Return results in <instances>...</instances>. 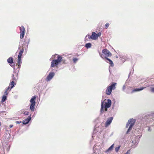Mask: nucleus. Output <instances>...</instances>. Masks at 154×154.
I'll list each match as a JSON object with an SVG mask.
<instances>
[{
  "instance_id": "obj_21",
  "label": "nucleus",
  "mask_w": 154,
  "mask_h": 154,
  "mask_svg": "<svg viewBox=\"0 0 154 154\" xmlns=\"http://www.w3.org/2000/svg\"><path fill=\"white\" fill-rule=\"evenodd\" d=\"M120 146H119L117 147H116L115 148V151H116V152H118V151H119V150L120 148Z\"/></svg>"
},
{
  "instance_id": "obj_1",
  "label": "nucleus",
  "mask_w": 154,
  "mask_h": 154,
  "mask_svg": "<svg viewBox=\"0 0 154 154\" xmlns=\"http://www.w3.org/2000/svg\"><path fill=\"white\" fill-rule=\"evenodd\" d=\"M102 52L103 54H100V56L103 59H104V57L105 61L106 62L109 63L110 64L111 66H114V65L112 61L106 57H110L112 56V54L110 51L106 49H105L102 50Z\"/></svg>"
},
{
  "instance_id": "obj_35",
  "label": "nucleus",
  "mask_w": 154,
  "mask_h": 154,
  "mask_svg": "<svg viewBox=\"0 0 154 154\" xmlns=\"http://www.w3.org/2000/svg\"><path fill=\"white\" fill-rule=\"evenodd\" d=\"M151 91L152 92H154V88H152V89H151Z\"/></svg>"
},
{
  "instance_id": "obj_14",
  "label": "nucleus",
  "mask_w": 154,
  "mask_h": 154,
  "mask_svg": "<svg viewBox=\"0 0 154 154\" xmlns=\"http://www.w3.org/2000/svg\"><path fill=\"white\" fill-rule=\"evenodd\" d=\"M145 88V87H142L140 88H136L134 90H133L132 92H137L139 91H141V90H142L144 89Z\"/></svg>"
},
{
  "instance_id": "obj_15",
  "label": "nucleus",
  "mask_w": 154,
  "mask_h": 154,
  "mask_svg": "<svg viewBox=\"0 0 154 154\" xmlns=\"http://www.w3.org/2000/svg\"><path fill=\"white\" fill-rule=\"evenodd\" d=\"M7 62L9 64H12L13 63V59L12 57H9L7 60Z\"/></svg>"
},
{
  "instance_id": "obj_22",
  "label": "nucleus",
  "mask_w": 154,
  "mask_h": 154,
  "mask_svg": "<svg viewBox=\"0 0 154 154\" xmlns=\"http://www.w3.org/2000/svg\"><path fill=\"white\" fill-rule=\"evenodd\" d=\"M78 59L77 58H73V60L74 63H76V62L78 61Z\"/></svg>"
},
{
  "instance_id": "obj_25",
  "label": "nucleus",
  "mask_w": 154,
  "mask_h": 154,
  "mask_svg": "<svg viewBox=\"0 0 154 154\" xmlns=\"http://www.w3.org/2000/svg\"><path fill=\"white\" fill-rule=\"evenodd\" d=\"M96 35L97 38L98 37H100V35H101V33L100 32H99L97 34L96 33Z\"/></svg>"
},
{
  "instance_id": "obj_27",
  "label": "nucleus",
  "mask_w": 154,
  "mask_h": 154,
  "mask_svg": "<svg viewBox=\"0 0 154 154\" xmlns=\"http://www.w3.org/2000/svg\"><path fill=\"white\" fill-rule=\"evenodd\" d=\"M131 151L130 150H128L127 152L124 154H130V153Z\"/></svg>"
},
{
  "instance_id": "obj_36",
  "label": "nucleus",
  "mask_w": 154,
  "mask_h": 154,
  "mask_svg": "<svg viewBox=\"0 0 154 154\" xmlns=\"http://www.w3.org/2000/svg\"><path fill=\"white\" fill-rule=\"evenodd\" d=\"M105 108V110L106 111L107 110V108Z\"/></svg>"
},
{
  "instance_id": "obj_39",
  "label": "nucleus",
  "mask_w": 154,
  "mask_h": 154,
  "mask_svg": "<svg viewBox=\"0 0 154 154\" xmlns=\"http://www.w3.org/2000/svg\"><path fill=\"white\" fill-rule=\"evenodd\" d=\"M148 131H151V130H150V128H148Z\"/></svg>"
},
{
  "instance_id": "obj_40",
  "label": "nucleus",
  "mask_w": 154,
  "mask_h": 154,
  "mask_svg": "<svg viewBox=\"0 0 154 154\" xmlns=\"http://www.w3.org/2000/svg\"><path fill=\"white\" fill-rule=\"evenodd\" d=\"M132 143H134V142L133 141H132Z\"/></svg>"
},
{
  "instance_id": "obj_26",
  "label": "nucleus",
  "mask_w": 154,
  "mask_h": 154,
  "mask_svg": "<svg viewBox=\"0 0 154 154\" xmlns=\"http://www.w3.org/2000/svg\"><path fill=\"white\" fill-rule=\"evenodd\" d=\"M29 112H28L25 111L23 113L25 115H29Z\"/></svg>"
},
{
  "instance_id": "obj_13",
  "label": "nucleus",
  "mask_w": 154,
  "mask_h": 154,
  "mask_svg": "<svg viewBox=\"0 0 154 154\" xmlns=\"http://www.w3.org/2000/svg\"><path fill=\"white\" fill-rule=\"evenodd\" d=\"M24 47L23 46L22 47V49L19 52V54L18 55V57H21L24 51Z\"/></svg>"
},
{
  "instance_id": "obj_9",
  "label": "nucleus",
  "mask_w": 154,
  "mask_h": 154,
  "mask_svg": "<svg viewBox=\"0 0 154 154\" xmlns=\"http://www.w3.org/2000/svg\"><path fill=\"white\" fill-rule=\"evenodd\" d=\"M31 118L30 116H28L27 118L23 120V124L24 125H26L28 124L31 120Z\"/></svg>"
},
{
  "instance_id": "obj_2",
  "label": "nucleus",
  "mask_w": 154,
  "mask_h": 154,
  "mask_svg": "<svg viewBox=\"0 0 154 154\" xmlns=\"http://www.w3.org/2000/svg\"><path fill=\"white\" fill-rule=\"evenodd\" d=\"M55 56H57V59L56 60H54L51 62V66L52 67H54L55 66H57L61 61L62 59V57L60 56L59 55L57 54H55V55H53L52 57V58H53V57Z\"/></svg>"
},
{
  "instance_id": "obj_8",
  "label": "nucleus",
  "mask_w": 154,
  "mask_h": 154,
  "mask_svg": "<svg viewBox=\"0 0 154 154\" xmlns=\"http://www.w3.org/2000/svg\"><path fill=\"white\" fill-rule=\"evenodd\" d=\"M113 118L112 117H111L108 119L106 122L105 126L106 127H107L109 126L111 123Z\"/></svg>"
},
{
  "instance_id": "obj_32",
  "label": "nucleus",
  "mask_w": 154,
  "mask_h": 154,
  "mask_svg": "<svg viewBox=\"0 0 154 154\" xmlns=\"http://www.w3.org/2000/svg\"><path fill=\"white\" fill-rule=\"evenodd\" d=\"M129 122H128V123H127V125H126V128H127L128 127L129 125H130L129 124Z\"/></svg>"
},
{
  "instance_id": "obj_4",
  "label": "nucleus",
  "mask_w": 154,
  "mask_h": 154,
  "mask_svg": "<svg viewBox=\"0 0 154 154\" xmlns=\"http://www.w3.org/2000/svg\"><path fill=\"white\" fill-rule=\"evenodd\" d=\"M116 84V83H112L111 85L107 87L106 90V93L107 95H110L112 92V90L115 89V85Z\"/></svg>"
},
{
  "instance_id": "obj_30",
  "label": "nucleus",
  "mask_w": 154,
  "mask_h": 154,
  "mask_svg": "<svg viewBox=\"0 0 154 154\" xmlns=\"http://www.w3.org/2000/svg\"><path fill=\"white\" fill-rule=\"evenodd\" d=\"M16 123L17 124H20L21 122V121H17L16 122Z\"/></svg>"
},
{
  "instance_id": "obj_34",
  "label": "nucleus",
  "mask_w": 154,
  "mask_h": 154,
  "mask_svg": "<svg viewBox=\"0 0 154 154\" xmlns=\"http://www.w3.org/2000/svg\"><path fill=\"white\" fill-rule=\"evenodd\" d=\"M13 125H9V127H10V128H12V127H13Z\"/></svg>"
},
{
  "instance_id": "obj_28",
  "label": "nucleus",
  "mask_w": 154,
  "mask_h": 154,
  "mask_svg": "<svg viewBox=\"0 0 154 154\" xmlns=\"http://www.w3.org/2000/svg\"><path fill=\"white\" fill-rule=\"evenodd\" d=\"M29 42H30V39H28V42H26V44H27V45L26 46V47L27 48H28V45L29 44Z\"/></svg>"
},
{
  "instance_id": "obj_5",
  "label": "nucleus",
  "mask_w": 154,
  "mask_h": 154,
  "mask_svg": "<svg viewBox=\"0 0 154 154\" xmlns=\"http://www.w3.org/2000/svg\"><path fill=\"white\" fill-rule=\"evenodd\" d=\"M36 99V96H34L32 97L30 100V102L31 104L30 106V109L31 111H34L35 110V100Z\"/></svg>"
},
{
  "instance_id": "obj_38",
  "label": "nucleus",
  "mask_w": 154,
  "mask_h": 154,
  "mask_svg": "<svg viewBox=\"0 0 154 154\" xmlns=\"http://www.w3.org/2000/svg\"><path fill=\"white\" fill-rule=\"evenodd\" d=\"M9 88H10L9 87H8V88L7 89L6 91H8L9 89Z\"/></svg>"
},
{
  "instance_id": "obj_3",
  "label": "nucleus",
  "mask_w": 154,
  "mask_h": 154,
  "mask_svg": "<svg viewBox=\"0 0 154 154\" xmlns=\"http://www.w3.org/2000/svg\"><path fill=\"white\" fill-rule=\"evenodd\" d=\"M107 102L105 103V106H104V101H102L101 103V108L100 109L101 113H103L104 112V108H109L110 107L111 105V101L110 99L107 100Z\"/></svg>"
},
{
  "instance_id": "obj_33",
  "label": "nucleus",
  "mask_w": 154,
  "mask_h": 154,
  "mask_svg": "<svg viewBox=\"0 0 154 154\" xmlns=\"http://www.w3.org/2000/svg\"><path fill=\"white\" fill-rule=\"evenodd\" d=\"M90 35H86V38L87 37H88V38L90 39Z\"/></svg>"
},
{
  "instance_id": "obj_24",
  "label": "nucleus",
  "mask_w": 154,
  "mask_h": 154,
  "mask_svg": "<svg viewBox=\"0 0 154 154\" xmlns=\"http://www.w3.org/2000/svg\"><path fill=\"white\" fill-rule=\"evenodd\" d=\"M109 24L108 23H106L105 24V26L106 29H107L109 26Z\"/></svg>"
},
{
  "instance_id": "obj_17",
  "label": "nucleus",
  "mask_w": 154,
  "mask_h": 154,
  "mask_svg": "<svg viewBox=\"0 0 154 154\" xmlns=\"http://www.w3.org/2000/svg\"><path fill=\"white\" fill-rule=\"evenodd\" d=\"M91 46V44L90 43H86L85 45V47L87 48H90Z\"/></svg>"
},
{
  "instance_id": "obj_18",
  "label": "nucleus",
  "mask_w": 154,
  "mask_h": 154,
  "mask_svg": "<svg viewBox=\"0 0 154 154\" xmlns=\"http://www.w3.org/2000/svg\"><path fill=\"white\" fill-rule=\"evenodd\" d=\"M7 96L5 95H4L3 96L2 100V102H4L7 100Z\"/></svg>"
},
{
  "instance_id": "obj_11",
  "label": "nucleus",
  "mask_w": 154,
  "mask_h": 154,
  "mask_svg": "<svg viewBox=\"0 0 154 154\" xmlns=\"http://www.w3.org/2000/svg\"><path fill=\"white\" fill-rule=\"evenodd\" d=\"M90 38L94 40H96L97 38L96 33L95 32H93L92 35L90 37Z\"/></svg>"
},
{
  "instance_id": "obj_6",
  "label": "nucleus",
  "mask_w": 154,
  "mask_h": 154,
  "mask_svg": "<svg viewBox=\"0 0 154 154\" xmlns=\"http://www.w3.org/2000/svg\"><path fill=\"white\" fill-rule=\"evenodd\" d=\"M55 75V73L54 72H50L47 76L46 80L47 82L50 81Z\"/></svg>"
},
{
  "instance_id": "obj_23",
  "label": "nucleus",
  "mask_w": 154,
  "mask_h": 154,
  "mask_svg": "<svg viewBox=\"0 0 154 154\" xmlns=\"http://www.w3.org/2000/svg\"><path fill=\"white\" fill-rule=\"evenodd\" d=\"M132 127H130V126L129 127V128L126 132L127 134H128V132L130 131V130L132 129Z\"/></svg>"
},
{
  "instance_id": "obj_31",
  "label": "nucleus",
  "mask_w": 154,
  "mask_h": 154,
  "mask_svg": "<svg viewBox=\"0 0 154 154\" xmlns=\"http://www.w3.org/2000/svg\"><path fill=\"white\" fill-rule=\"evenodd\" d=\"M7 91H6L4 93V94H5V95L7 96V95H8V93H7Z\"/></svg>"
},
{
  "instance_id": "obj_7",
  "label": "nucleus",
  "mask_w": 154,
  "mask_h": 154,
  "mask_svg": "<svg viewBox=\"0 0 154 154\" xmlns=\"http://www.w3.org/2000/svg\"><path fill=\"white\" fill-rule=\"evenodd\" d=\"M20 28V38H23L25 34V28L23 26H22V27Z\"/></svg>"
},
{
  "instance_id": "obj_19",
  "label": "nucleus",
  "mask_w": 154,
  "mask_h": 154,
  "mask_svg": "<svg viewBox=\"0 0 154 154\" xmlns=\"http://www.w3.org/2000/svg\"><path fill=\"white\" fill-rule=\"evenodd\" d=\"M15 84H16L13 81H12L10 83V85H11V89H12L14 87V86Z\"/></svg>"
},
{
  "instance_id": "obj_37",
  "label": "nucleus",
  "mask_w": 154,
  "mask_h": 154,
  "mask_svg": "<svg viewBox=\"0 0 154 154\" xmlns=\"http://www.w3.org/2000/svg\"><path fill=\"white\" fill-rule=\"evenodd\" d=\"M11 66L12 67H14V64H13V65H11Z\"/></svg>"
},
{
  "instance_id": "obj_12",
  "label": "nucleus",
  "mask_w": 154,
  "mask_h": 154,
  "mask_svg": "<svg viewBox=\"0 0 154 154\" xmlns=\"http://www.w3.org/2000/svg\"><path fill=\"white\" fill-rule=\"evenodd\" d=\"M21 63L22 62L21 61V57H18L17 64L18 65V70H19L20 69Z\"/></svg>"
},
{
  "instance_id": "obj_20",
  "label": "nucleus",
  "mask_w": 154,
  "mask_h": 154,
  "mask_svg": "<svg viewBox=\"0 0 154 154\" xmlns=\"http://www.w3.org/2000/svg\"><path fill=\"white\" fill-rule=\"evenodd\" d=\"M12 78L13 80L16 81L18 79V77H17V75L16 77H14V75L13 74L12 75Z\"/></svg>"
},
{
  "instance_id": "obj_16",
  "label": "nucleus",
  "mask_w": 154,
  "mask_h": 154,
  "mask_svg": "<svg viewBox=\"0 0 154 154\" xmlns=\"http://www.w3.org/2000/svg\"><path fill=\"white\" fill-rule=\"evenodd\" d=\"M114 146V144H112L108 149L106 150V152H108L109 151H111L113 149Z\"/></svg>"
},
{
  "instance_id": "obj_10",
  "label": "nucleus",
  "mask_w": 154,
  "mask_h": 154,
  "mask_svg": "<svg viewBox=\"0 0 154 154\" xmlns=\"http://www.w3.org/2000/svg\"><path fill=\"white\" fill-rule=\"evenodd\" d=\"M128 122H129V123L130 125L129 126H130V127H132L135 122V119H130L128 121Z\"/></svg>"
},
{
  "instance_id": "obj_29",
  "label": "nucleus",
  "mask_w": 154,
  "mask_h": 154,
  "mask_svg": "<svg viewBox=\"0 0 154 154\" xmlns=\"http://www.w3.org/2000/svg\"><path fill=\"white\" fill-rule=\"evenodd\" d=\"M126 88V87L125 86V85H124L123 86V87H122V91H124L125 90V89Z\"/></svg>"
}]
</instances>
